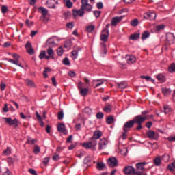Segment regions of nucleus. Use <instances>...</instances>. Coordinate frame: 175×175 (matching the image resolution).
<instances>
[{
    "mask_svg": "<svg viewBox=\"0 0 175 175\" xmlns=\"http://www.w3.org/2000/svg\"><path fill=\"white\" fill-rule=\"evenodd\" d=\"M33 152H34V154H36V155H38V154H39V152H40V147H39L38 145H35Z\"/></svg>",
    "mask_w": 175,
    "mask_h": 175,
    "instance_id": "ea45409f",
    "label": "nucleus"
},
{
    "mask_svg": "<svg viewBox=\"0 0 175 175\" xmlns=\"http://www.w3.org/2000/svg\"><path fill=\"white\" fill-rule=\"evenodd\" d=\"M140 38V33H134V34H131L130 36V39L131 40H137V39H139Z\"/></svg>",
    "mask_w": 175,
    "mask_h": 175,
    "instance_id": "b1692460",
    "label": "nucleus"
},
{
    "mask_svg": "<svg viewBox=\"0 0 175 175\" xmlns=\"http://www.w3.org/2000/svg\"><path fill=\"white\" fill-rule=\"evenodd\" d=\"M57 55H59V57H61V55H62V54H64V49H62V48L60 46L57 49Z\"/></svg>",
    "mask_w": 175,
    "mask_h": 175,
    "instance_id": "49530a36",
    "label": "nucleus"
},
{
    "mask_svg": "<svg viewBox=\"0 0 175 175\" xmlns=\"http://www.w3.org/2000/svg\"><path fill=\"white\" fill-rule=\"evenodd\" d=\"M8 6L6 5H2L1 7V12L3 14H5V13H6V12H8Z\"/></svg>",
    "mask_w": 175,
    "mask_h": 175,
    "instance_id": "5fc2aeb1",
    "label": "nucleus"
},
{
    "mask_svg": "<svg viewBox=\"0 0 175 175\" xmlns=\"http://www.w3.org/2000/svg\"><path fill=\"white\" fill-rule=\"evenodd\" d=\"M171 91L170 89L167 88H163L162 89V93L166 96L167 95H169L170 94Z\"/></svg>",
    "mask_w": 175,
    "mask_h": 175,
    "instance_id": "79ce46f5",
    "label": "nucleus"
},
{
    "mask_svg": "<svg viewBox=\"0 0 175 175\" xmlns=\"http://www.w3.org/2000/svg\"><path fill=\"white\" fill-rule=\"evenodd\" d=\"M89 142H90L92 147H95V146H96V144H98V141H97L96 138H94L93 137L91 138V139Z\"/></svg>",
    "mask_w": 175,
    "mask_h": 175,
    "instance_id": "c756f323",
    "label": "nucleus"
},
{
    "mask_svg": "<svg viewBox=\"0 0 175 175\" xmlns=\"http://www.w3.org/2000/svg\"><path fill=\"white\" fill-rule=\"evenodd\" d=\"M63 64L64 65H70V62L69 61V59H68V57H65L64 59H63Z\"/></svg>",
    "mask_w": 175,
    "mask_h": 175,
    "instance_id": "603ef678",
    "label": "nucleus"
},
{
    "mask_svg": "<svg viewBox=\"0 0 175 175\" xmlns=\"http://www.w3.org/2000/svg\"><path fill=\"white\" fill-rule=\"evenodd\" d=\"M25 47L28 54H29L30 55H32L34 54L35 51L33 50V48H32V44H31V42L27 41L26 44L25 45Z\"/></svg>",
    "mask_w": 175,
    "mask_h": 175,
    "instance_id": "1a4fd4ad",
    "label": "nucleus"
},
{
    "mask_svg": "<svg viewBox=\"0 0 175 175\" xmlns=\"http://www.w3.org/2000/svg\"><path fill=\"white\" fill-rule=\"evenodd\" d=\"M164 28H165V25H157L156 27V31H161V30L163 29Z\"/></svg>",
    "mask_w": 175,
    "mask_h": 175,
    "instance_id": "bf43d9fd",
    "label": "nucleus"
},
{
    "mask_svg": "<svg viewBox=\"0 0 175 175\" xmlns=\"http://www.w3.org/2000/svg\"><path fill=\"white\" fill-rule=\"evenodd\" d=\"M84 85V83H83V82H81V81H79L78 83V89L79 90H83V87Z\"/></svg>",
    "mask_w": 175,
    "mask_h": 175,
    "instance_id": "e2e57ef3",
    "label": "nucleus"
},
{
    "mask_svg": "<svg viewBox=\"0 0 175 175\" xmlns=\"http://www.w3.org/2000/svg\"><path fill=\"white\" fill-rule=\"evenodd\" d=\"M93 137L94 139H100V137H102V131H96L94 133Z\"/></svg>",
    "mask_w": 175,
    "mask_h": 175,
    "instance_id": "aec40b11",
    "label": "nucleus"
},
{
    "mask_svg": "<svg viewBox=\"0 0 175 175\" xmlns=\"http://www.w3.org/2000/svg\"><path fill=\"white\" fill-rule=\"evenodd\" d=\"M66 6L67 7V8H72L73 7V3H72V1H67V2H66Z\"/></svg>",
    "mask_w": 175,
    "mask_h": 175,
    "instance_id": "680f3d73",
    "label": "nucleus"
},
{
    "mask_svg": "<svg viewBox=\"0 0 175 175\" xmlns=\"http://www.w3.org/2000/svg\"><path fill=\"white\" fill-rule=\"evenodd\" d=\"M103 32H105L106 33L100 35V40L101 42H107V40L109 39V36L110 35V32L107 29H104L102 31V33H103Z\"/></svg>",
    "mask_w": 175,
    "mask_h": 175,
    "instance_id": "0eeeda50",
    "label": "nucleus"
},
{
    "mask_svg": "<svg viewBox=\"0 0 175 175\" xmlns=\"http://www.w3.org/2000/svg\"><path fill=\"white\" fill-rule=\"evenodd\" d=\"M57 118L58 120H62V118H64V111H59L57 113Z\"/></svg>",
    "mask_w": 175,
    "mask_h": 175,
    "instance_id": "864d4df0",
    "label": "nucleus"
},
{
    "mask_svg": "<svg viewBox=\"0 0 175 175\" xmlns=\"http://www.w3.org/2000/svg\"><path fill=\"white\" fill-rule=\"evenodd\" d=\"M71 54L72 55V59H76V58H77V57H79V52H77V51L74 50L71 52Z\"/></svg>",
    "mask_w": 175,
    "mask_h": 175,
    "instance_id": "a19ab883",
    "label": "nucleus"
},
{
    "mask_svg": "<svg viewBox=\"0 0 175 175\" xmlns=\"http://www.w3.org/2000/svg\"><path fill=\"white\" fill-rule=\"evenodd\" d=\"M107 164L109 167H116V166H118V161L116 157H110L108 159Z\"/></svg>",
    "mask_w": 175,
    "mask_h": 175,
    "instance_id": "423d86ee",
    "label": "nucleus"
},
{
    "mask_svg": "<svg viewBox=\"0 0 175 175\" xmlns=\"http://www.w3.org/2000/svg\"><path fill=\"white\" fill-rule=\"evenodd\" d=\"M101 13H102V12H100V11H94V14L95 17H96V18L100 17Z\"/></svg>",
    "mask_w": 175,
    "mask_h": 175,
    "instance_id": "052dcab7",
    "label": "nucleus"
},
{
    "mask_svg": "<svg viewBox=\"0 0 175 175\" xmlns=\"http://www.w3.org/2000/svg\"><path fill=\"white\" fill-rule=\"evenodd\" d=\"M35 142H36V139H31V137H28L26 143L27 144H35Z\"/></svg>",
    "mask_w": 175,
    "mask_h": 175,
    "instance_id": "3c124183",
    "label": "nucleus"
},
{
    "mask_svg": "<svg viewBox=\"0 0 175 175\" xmlns=\"http://www.w3.org/2000/svg\"><path fill=\"white\" fill-rule=\"evenodd\" d=\"M49 162H50V157H45L43 161L44 165H45V166H47Z\"/></svg>",
    "mask_w": 175,
    "mask_h": 175,
    "instance_id": "13d9d810",
    "label": "nucleus"
},
{
    "mask_svg": "<svg viewBox=\"0 0 175 175\" xmlns=\"http://www.w3.org/2000/svg\"><path fill=\"white\" fill-rule=\"evenodd\" d=\"M126 59H127V64L129 65H132V64H135L136 62V57L133 55H126Z\"/></svg>",
    "mask_w": 175,
    "mask_h": 175,
    "instance_id": "4468645a",
    "label": "nucleus"
},
{
    "mask_svg": "<svg viewBox=\"0 0 175 175\" xmlns=\"http://www.w3.org/2000/svg\"><path fill=\"white\" fill-rule=\"evenodd\" d=\"M146 135L151 140H158V137H159L158 133H155V132L151 130L148 131Z\"/></svg>",
    "mask_w": 175,
    "mask_h": 175,
    "instance_id": "6e6552de",
    "label": "nucleus"
},
{
    "mask_svg": "<svg viewBox=\"0 0 175 175\" xmlns=\"http://www.w3.org/2000/svg\"><path fill=\"white\" fill-rule=\"evenodd\" d=\"M50 72H51V70L50 69V68H45V70H44L43 72V76L45 79L49 77L47 75V73H50Z\"/></svg>",
    "mask_w": 175,
    "mask_h": 175,
    "instance_id": "c9c22d12",
    "label": "nucleus"
},
{
    "mask_svg": "<svg viewBox=\"0 0 175 175\" xmlns=\"http://www.w3.org/2000/svg\"><path fill=\"white\" fill-rule=\"evenodd\" d=\"M97 169L98 170H103L105 167H106V165L103 163L98 162L97 163Z\"/></svg>",
    "mask_w": 175,
    "mask_h": 175,
    "instance_id": "c85d7f7f",
    "label": "nucleus"
},
{
    "mask_svg": "<svg viewBox=\"0 0 175 175\" xmlns=\"http://www.w3.org/2000/svg\"><path fill=\"white\" fill-rule=\"evenodd\" d=\"M105 113H111V105H109L108 106L104 107L103 109Z\"/></svg>",
    "mask_w": 175,
    "mask_h": 175,
    "instance_id": "a18cd8bd",
    "label": "nucleus"
},
{
    "mask_svg": "<svg viewBox=\"0 0 175 175\" xmlns=\"http://www.w3.org/2000/svg\"><path fill=\"white\" fill-rule=\"evenodd\" d=\"M167 140H169V142H175V135L168 137Z\"/></svg>",
    "mask_w": 175,
    "mask_h": 175,
    "instance_id": "774afa93",
    "label": "nucleus"
},
{
    "mask_svg": "<svg viewBox=\"0 0 175 175\" xmlns=\"http://www.w3.org/2000/svg\"><path fill=\"white\" fill-rule=\"evenodd\" d=\"M163 109L165 114H169L172 111V109L168 105H164Z\"/></svg>",
    "mask_w": 175,
    "mask_h": 175,
    "instance_id": "2f4dec72",
    "label": "nucleus"
},
{
    "mask_svg": "<svg viewBox=\"0 0 175 175\" xmlns=\"http://www.w3.org/2000/svg\"><path fill=\"white\" fill-rule=\"evenodd\" d=\"M168 169L171 172H173V170L175 169V161L172 163V164L168 165Z\"/></svg>",
    "mask_w": 175,
    "mask_h": 175,
    "instance_id": "de8ad7c7",
    "label": "nucleus"
},
{
    "mask_svg": "<svg viewBox=\"0 0 175 175\" xmlns=\"http://www.w3.org/2000/svg\"><path fill=\"white\" fill-rule=\"evenodd\" d=\"M83 113H85V114H88V116H90V114H92V110H91V109H90V107H86L83 110Z\"/></svg>",
    "mask_w": 175,
    "mask_h": 175,
    "instance_id": "e433bc0d",
    "label": "nucleus"
},
{
    "mask_svg": "<svg viewBox=\"0 0 175 175\" xmlns=\"http://www.w3.org/2000/svg\"><path fill=\"white\" fill-rule=\"evenodd\" d=\"M153 163L154 166H161V163H162V161L161 160V157H156L153 160Z\"/></svg>",
    "mask_w": 175,
    "mask_h": 175,
    "instance_id": "4be33fe9",
    "label": "nucleus"
},
{
    "mask_svg": "<svg viewBox=\"0 0 175 175\" xmlns=\"http://www.w3.org/2000/svg\"><path fill=\"white\" fill-rule=\"evenodd\" d=\"M118 88H121V90H124V88H126V83L125 81H122L120 83H116Z\"/></svg>",
    "mask_w": 175,
    "mask_h": 175,
    "instance_id": "412c9836",
    "label": "nucleus"
},
{
    "mask_svg": "<svg viewBox=\"0 0 175 175\" xmlns=\"http://www.w3.org/2000/svg\"><path fill=\"white\" fill-rule=\"evenodd\" d=\"M146 16L148 18H150V20H155V18H157V14L154 12H148L146 13Z\"/></svg>",
    "mask_w": 175,
    "mask_h": 175,
    "instance_id": "5701e85b",
    "label": "nucleus"
},
{
    "mask_svg": "<svg viewBox=\"0 0 175 175\" xmlns=\"http://www.w3.org/2000/svg\"><path fill=\"white\" fill-rule=\"evenodd\" d=\"M107 143V139H106L105 138L101 139L98 143V150H105V148H106Z\"/></svg>",
    "mask_w": 175,
    "mask_h": 175,
    "instance_id": "9b49d317",
    "label": "nucleus"
},
{
    "mask_svg": "<svg viewBox=\"0 0 175 175\" xmlns=\"http://www.w3.org/2000/svg\"><path fill=\"white\" fill-rule=\"evenodd\" d=\"M136 120V117H135L132 120H129L126 122L124 126H123V131L124 132H128V129L131 128H133V125H135V122Z\"/></svg>",
    "mask_w": 175,
    "mask_h": 175,
    "instance_id": "39448f33",
    "label": "nucleus"
},
{
    "mask_svg": "<svg viewBox=\"0 0 175 175\" xmlns=\"http://www.w3.org/2000/svg\"><path fill=\"white\" fill-rule=\"evenodd\" d=\"M48 55L51 57V59H54V50L52 48H49L46 51Z\"/></svg>",
    "mask_w": 175,
    "mask_h": 175,
    "instance_id": "a878e982",
    "label": "nucleus"
},
{
    "mask_svg": "<svg viewBox=\"0 0 175 175\" xmlns=\"http://www.w3.org/2000/svg\"><path fill=\"white\" fill-rule=\"evenodd\" d=\"M169 72L170 73H174L175 72V64L172 63L168 68Z\"/></svg>",
    "mask_w": 175,
    "mask_h": 175,
    "instance_id": "f704fd0d",
    "label": "nucleus"
},
{
    "mask_svg": "<svg viewBox=\"0 0 175 175\" xmlns=\"http://www.w3.org/2000/svg\"><path fill=\"white\" fill-rule=\"evenodd\" d=\"M12 57L14 58V60L12 59H4L5 61H8V62H11V64H14V65H17L18 66H20V68H24V66L21 65V64H19L18 59H20V55L14 53L12 55Z\"/></svg>",
    "mask_w": 175,
    "mask_h": 175,
    "instance_id": "7ed1b4c3",
    "label": "nucleus"
},
{
    "mask_svg": "<svg viewBox=\"0 0 175 175\" xmlns=\"http://www.w3.org/2000/svg\"><path fill=\"white\" fill-rule=\"evenodd\" d=\"M106 122L109 125H110L111 124H113V122H114V117H113V116H108V118L106 120Z\"/></svg>",
    "mask_w": 175,
    "mask_h": 175,
    "instance_id": "cd10ccee",
    "label": "nucleus"
},
{
    "mask_svg": "<svg viewBox=\"0 0 175 175\" xmlns=\"http://www.w3.org/2000/svg\"><path fill=\"white\" fill-rule=\"evenodd\" d=\"M46 46H48L49 49H51V47H54V46H55V42L48 40L46 42Z\"/></svg>",
    "mask_w": 175,
    "mask_h": 175,
    "instance_id": "7c9ffc66",
    "label": "nucleus"
},
{
    "mask_svg": "<svg viewBox=\"0 0 175 175\" xmlns=\"http://www.w3.org/2000/svg\"><path fill=\"white\" fill-rule=\"evenodd\" d=\"M81 121V123H78L75 125V130L76 131H80L81 129V124L83 125H85V120H84L83 118L79 119Z\"/></svg>",
    "mask_w": 175,
    "mask_h": 175,
    "instance_id": "f3484780",
    "label": "nucleus"
},
{
    "mask_svg": "<svg viewBox=\"0 0 175 175\" xmlns=\"http://www.w3.org/2000/svg\"><path fill=\"white\" fill-rule=\"evenodd\" d=\"M96 7L98 8V9H103V3L100 1L97 3Z\"/></svg>",
    "mask_w": 175,
    "mask_h": 175,
    "instance_id": "0e129e2a",
    "label": "nucleus"
},
{
    "mask_svg": "<svg viewBox=\"0 0 175 175\" xmlns=\"http://www.w3.org/2000/svg\"><path fill=\"white\" fill-rule=\"evenodd\" d=\"M147 165V163L146 162H141L136 164L137 170H139V172H142V174H144L143 173L144 172V165Z\"/></svg>",
    "mask_w": 175,
    "mask_h": 175,
    "instance_id": "2eb2a0df",
    "label": "nucleus"
},
{
    "mask_svg": "<svg viewBox=\"0 0 175 175\" xmlns=\"http://www.w3.org/2000/svg\"><path fill=\"white\" fill-rule=\"evenodd\" d=\"M150 37V33L148 31H145L143 32L142 36V40H146L147 38Z\"/></svg>",
    "mask_w": 175,
    "mask_h": 175,
    "instance_id": "bb28decb",
    "label": "nucleus"
},
{
    "mask_svg": "<svg viewBox=\"0 0 175 175\" xmlns=\"http://www.w3.org/2000/svg\"><path fill=\"white\" fill-rule=\"evenodd\" d=\"M25 83H26L27 85H28L29 87H31L32 88H33L35 87V83H33V81H32L29 79H27L25 81Z\"/></svg>",
    "mask_w": 175,
    "mask_h": 175,
    "instance_id": "72a5a7b5",
    "label": "nucleus"
},
{
    "mask_svg": "<svg viewBox=\"0 0 175 175\" xmlns=\"http://www.w3.org/2000/svg\"><path fill=\"white\" fill-rule=\"evenodd\" d=\"M55 3L58 5V0H48L46 1V5L52 9H55Z\"/></svg>",
    "mask_w": 175,
    "mask_h": 175,
    "instance_id": "dca6fc26",
    "label": "nucleus"
},
{
    "mask_svg": "<svg viewBox=\"0 0 175 175\" xmlns=\"http://www.w3.org/2000/svg\"><path fill=\"white\" fill-rule=\"evenodd\" d=\"M166 39L168 44H173V43H174L175 39L174 34L172 33H167L166 34Z\"/></svg>",
    "mask_w": 175,
    "mask_h": 175,
    "instance_id": "9d476101",
    "label": "nucleus"
},
{
    "mask_svg": "<svg viewBox=\"0 0 175 175\" xmlns=\"http://www.w3.org/2000/svg\"><path fill=\"white\" fill-rule=\"evenodd\" d=\"M122 18H124V16H116V17H114L112 18L111 20V25L113 27H116L117 26V24H118V23H120Z\"/></svg>",
    "mask_w": 175,
    "mask_h": 175,
    "instance_id": "f8f14e48",
    "label": "nucleus"
},
{
    "mask_svg": "<svg viewBox=\"0 0 175 175\" xmlns=\"http://www.w3.org/2000/svg\"><path fill=\"white\" fill-rule=\"evenodd\" d=\"M81 5L79 10H72V15L75 18L79 16V17H83L84 14L86 12H91L92 10V5L88 3V0H81Z\"/></svg>",
    "mask_w": 175,
    "mask_h": 175,
    "instance_id": "f257e3e1",
    "label": "nucleus"
},
{
    "mask_svg": "<svg viewBox=\"0 0 175 175\" xmlns=\"http://www.w3.org/2000/svg\"><path fill=\"white\" fill-rule=\"evenodd\" d=\"M29 172L31 173V174L38 175V173L36 172V171L32 168L29 169Z\"/></svg>",
    "mask_w": 175,
    "mask_h": 175,
    "instance_id": "69168bd1",
    "label": "nucleus"
},
{
    "mask_svg": "<svg viewBox=\"0 0 175 175\" xmlns=\"http://www.w3.org/2000/svg\"><path fill=\"white\" fill-rule=\"evenodd\" d=\"M94 29H95V25H89L86 27V31H88V32H92Z\"/></svg>",
    "mask_w": 175,
    "mask_h": 175,
    "instance_id": "37998d69",
    "label": "nucleus"
},
{
    "mask_svg": "<svg viewBox=\"0 0 175 175\" xmlns=\"http://www.w3.org/2000/svg\"><path fill=\"white\" fill-rule=\"evenodd\" d=\"M96 118H98V120H102V118H103V113L102 112L97 113Z\"/></svg>",
    "mask_w": 175,
    "mask_h": 175,
    "instance_id": "4d7b16f0",
    "label": "nucleus"
},
{
    "mask_svg": "<svg viewBox=\"0 0 175 175\" xmlns=\"http://www.w3.org/2000/svg\"><path fill=\"white\" fill-rule=\"evenodd\" d=\"M3 120L5 124H8L10 126H14V128L18 126V120L16 118L12 120V118H3Z\"/></svg>",
    "mask_w": 175,
    "mask_h": 175,
    "instance_id": "20e7f679",
    "label": "nucleus"
},
{
    "mask_svg": "<svg viewBox=\"0 0 175 175\" xmlns=\"http://www.w3.org/2000/svg\"><path fill=\"white\" fill-rule=\"evenodd\" d=\"M156 78L157 80H159V81H161V83H165V81H166V77L162 74L157 75Z\"/></svg>",
    "mask_w": 175,
    "mask_h": 175,
    "instance_id": "a211bd4d",
    "label": "nucleus"
},
{
    "mask_svg": "<svg viewBox=\"0 0 175 175\" xmlns=\"http://www.w3.org/2000/svg\"><path fill=\"white\" fill-rule=\"evenodd\" d=\"M131 25L132 27H137L139 25V20L137 19H134L131 21Z\"/></svg>",
    "mask_w": 175,
    "mask_h": 175,
    "instance_id": "58836bf2",
    "label": "nucleus"
},
{
    "mask_svg": "<svg viewBox=\"0 0 175 175\" xmlns=\"http://www.w3.org/2000/svg\"><path fill=\"white\" fill-rule=\"evenodd\" d=\"M11 152L10 148H7L3 152V155H9Z\"/></svg>",
    "mask_w": 175,
    "mask_h": 175,
    "instance_id": "6e6d98bb",
    "label": "nucleus"
},
{
    "mask_svg": "<svg viewBox=\"0 0 175 175\" xmlns=\"http://www.w3.org/2000/svg\"><path fill=\"white\" fill-rule=\"evenodd\" d=\"M91 161H92L91 157H88L84 159V164L88 165L91 162Z\"/></svg>",
    "mask_w": 175,
    "mask_h": 175,
    "instance_id": "8fccbe9b",
    "label": "nucleus"
},
{
    "mask_svg": "<svg viewBox=\"0 0 175 175\" xmlns=\"http://www.w3.org/2000/svg\"><path fill=\"white\" fill-rule=\"evenodd\" d=\"M80 94L82 96H85L87 94H88V89L87 88H82L80 90Z\"/></svg>",
    "mask_w": 175,
    "mask_h": 175,
    "instance_id": "473e14b6",
    "label": "nucleus"
},
{
    "mask_svg": "<svg viewBox=\"0 0 175 175\" xmlns=\"http://www.w3.org/2000/svg\"><path fill=\"white\" fill-rule=\"evenodd\" d=\"M57 131L60 133H64V135H66L68 133V131H66V129H65V124L62 123L58 124Z\"/></svg>",
    "mask_w": 175,
    "mask_h": 175,
    "instance_id": "ddd939ff",
    "label": "nucleus"
},
{
    "mask_svg": "<svg viewBox=\"0 0 175 175\" xmlns=\"http://www.w3.org/2000/svg\"><path fill=\"white\" fill-rule=\"evenodd\" d=\"M83 147H85V148H92V145H91V143L89 142L88 143H83Z\"/></svg>",
    "mask_w": 175,
    "mask_h": 175,
    "instance_id": "09e8293b",
    "label": "nucleus"
},
{
    "mask_svg": "<svg viewBox=\"0 0 175 175\" xmlns=\"http://www.w3.org/2000/svg\"><path fill=\"white\" fill-rule=\"evenodd\" d=\"M45 57H46V51H41L39 55L40 59H44V58Z\"/></svg>",
    "mask_w": 175,
    "mask_h": 175,
    "instance_id": "c03bdc74",
    "label": "nucleus"
},
{
    "mask_svg": "<svg viewBox=\"0 0 175 175\" xmlns=\"http://www.w3.org/2000/svg\"><path fill=\"white\" fill-rule=\"evenodd\" d=\"M40 18L43 23H48L49 20V17H47V15H42Z\"/></svg>",
    "mask_w": 175,
    "mask_h": 175,
    "instance_id": "4c0bfd02",
    "label": "nucleus"
},
{
    "mask_svg": "<svg viewBox=\"0 0 175 175\" xmlns=\"http://www.w3.org/2000/svg\"><path fill=\"white\" fill-rule=\"evenodd\" d=\"M38 12L42 13V16H47V14L49 13V11L43 7H39Z\"/></svg>",
    "mask_w": 175,
    "mask_h": 175,
    "instance_id": "6ab92c4d",
    "label": "nucleus"
},
{
    "mask_svg": "<svg viewBox=\"0 0 175 175\" xmlns=\"http://www.w3.org/2000/svg\"><path fill=\"white\" fill-rule=\"evenodd\" d=\"M146 120H147V116H142L140 115L135 116V124H137V127L135 128L136 131H140V129L143 128L142 124H143Z\"/></svg>",
    "mask_w": 175,
    "mask_h": 175,
    "instance_id": "f03ea898",
    "label": "nucleus"
},
{
    "mask_svg": "<svg viewBox=\"0 0 175 175\" xmlns=\"http://www.w3.org/2000/svg\"><path fill=\"white\" fill-rule=\"evenodd\" d=\"M3 111L4 113H8V111H9V109L8 108V104L4 105V107L3 108Z\"/></svg>",
    "mask_w": 175,
    "mask_h": 175,
    "instance_id": "338daca9",
    "label": "nucleus"
},
{
    "mask_svg": "<svg viewBox=\"0 0 175 175\" xmlns=\"http://www.w3.org/2000/svg\"><path fill=\"white\" fill-rule=\"evenodd\" d=\"M64 49H69L72 47V41L70 40H67L64 42Z\"/></svg>",
    "mask_w": 175,
    "mask_h": 175,
    "instance_id": "393cba45",
    "label": "nucleus"
}]
</instances>
